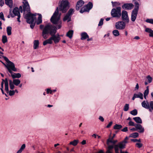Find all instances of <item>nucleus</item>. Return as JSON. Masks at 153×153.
<instances>
[{"label":"nucleus","instance_id":"nucleus-1","mask_svg":"<svg viewBox=\"0 0 153 153\" xmlns=\"http://www.w3.org/2000/svg\"><path fill=\"white\" fill-rule=\"evenodd\" d=\"M58 14L59 10L58 7H57L50 19L51 22L52 23L57 25L55 26L48 24L46 25L42 30L43 34L49 33L51 35L53 33L56 34L57 30L61 27L62 21L60 20V15L58 16Z\"/></svg>","mask_w":153,"mask_h":153},{"label":"nucleus","instance_id":"nucleus-2","mask_svg":"<svg viewBox=\"0 0 153 153\" xmlns=\"http://www.w3.org/2000/svg\"><path fill=\"white\" fill-rule=\"evenodd\" d=\"M1 56L3 58L4 60L8 64L7 65H6L0 60V62L7 68L10 73H11V70L15 72L17 71V69L15 68V65L13 62L10 61L6 56Z\"/></svg>","mask_w":153,"mask_h":153},{"label":"nucleus","instance_id":"nucleus-3","mask_svg":"<svg viewBox=\"0 0 153 153\" xmlns=\"http://www.w3.org/2000/svg\"><path fill=\"white\" fill-rule=\"evenodd\" d=\"M36 13L33 14L29 12L25 15V18L26 19L27 22L30 25V27L33 29L35 25L34 21L36 19Z\"/></svg>","mask_w":153,"mask_h":153},{"label":"nucleus","instance_id":"nucleus-4","mask_svg":"<svg viewBox=\"0 0 153 153\" xmlns=\"http://www.w3.org/2000/svg\"><path fill=\"white\" fill-rule=\"evenodd\" d=\"M60 2L59 5V11L62 13L66 12L69 8L68 0H60Z\"/></svg>","mask_w":153,"mask_h":153},{"label":"nucleus","instance_id":"nucleus-5","mask_svg":"<svg viewBox=\"0 0 153 153\" xmlns=\"http://www.w3.org/2000/svg\"><path fill=\"white\" fill-rule=\"evenodd\" d=\"M121 9L120 7H118L116 8H113L111 12V15L112 17L119 18L121 16Z\"/></svg>","mask_w":153,"mask_h":153},{"label":"nucleus","instance_id":"nucleus-6","mask_svg":"<svg viewBox=\"0 0 153 153\" xmlns=\"http://www.w3.org/2000/svg\"><path fill=\"white\" fill-rule=\"evenodd\" d=\"M12 9L11 8L10 9V14L12 18H14L15 16H17V21L20 22L21 21L20 19L21 17L20 13L19 11V8L18 7H15L12 11Z\"/></svg>","mask_w":153,"mask_h":153},{"label":"nucleus","instance_id":"nucleus-7","mask_svg":"<svg viewBox=\"0 0 153 153\" xmlns=\"http://www.w3.org/2000/svg\"><path fill=\"white\" fill-rule=\"evenodd\" d=\"M127 143V141L125 139H124L122 141L119 143L115 145L114 149L116 151L117 153H118V150H119V149H121L120 152L122 153L121 149L125 148L126 144Z\"/></svg>","mask_w":153,"mask_h":153},{"label":"nucleus","instance_id":"nucleus-8","mask_svg":"<svg viewBox=\"0 0 153 153\" xmlns=\"http://www.w3.org/2000/svg\"><path fill=\"white\" fill-rule=\"evenodd\" d=\"M128 125L129 126H134L137 130H140L138 131L139 133H143L144 132V128H143L142 125L140 124H135L134 122L130 121L128 123Z\"/></svg>","mask_w":153,"mask_h":153},{"label":"nucleus","instance_id":"nucleus-9","mask_svg":"<svg viewBox=\"0 0 153 153\" xmlns=\"http://www.w3.org/2000/svg\"><path fill=\"white\" fill-rule=\"evenodd\" d=\"M121 16L122 20L123 21L127 23H129V20L128 13L125 10L122 11Z\"/></svg>","mask_w":153,"mask_h":153},{"label":"nucleus","instance_id":"nucleus-10","mask_svg":"<svg viewBox=\"0 0 153 153\" xmlns=\"http://www.w3.org/2000/svg\"><path fill=\"white\" fill-rule=\"evenodd\" d=\"M124 21H118L116 23L115 27L118 30H123L125 28L126 23Z\"/></svg>","mask_w":153,"mask_h":153},{"label":"nucleus","instance_id":"nucleus-11","mask_svg":"<svg viewBox=\"0 0 153 153\" xmlns=\"http://www.w3.org/2000/svg\"><path fill=\"white\" fill-rule=\"evenodd\" d=\"M51 36L52 40L53 41L55 44H57L59 42L60 38L59 34L55 35V34L53 33Z\"/></svg>","mask_w":153,"mask_h":153},{"label":"nucleus","instance_id":"nucleus-12","mask_svg":"<svg viewBox=\"0 0 153 153\" xmlns=\"http://www.w3.org/2000/svg\"><path fill=\"white\" fill-rule=\"evenodd\" d=\"M23 3L24 5L23 6L24 11H27V12H28V13L29 12H30V6L27 1H24Z\"/></svg>","mask_w":153,"mask_h":153},{"label":"nucleus","instance_id":"nucleus-13","mask_svg":"<svg viewBox=\"0 0 153 153\" xmlns=\"http://www.w3.org/2000/svg\"><path fill=\"white\" fill-rule=\"evenodd\" d=\"M134 6L132 3H125L122 6V8L124 10H130L133 8Z\"/></svg>","mask_w":153,"mask_h":153},{"label":"nucleus","instance_id":"nucleus-14","mask_svg":"<svg viewBox=\"0 0 153 153\" xmlns=\"http://www.w3.org/2000/svg\"><path fill=\"white\" fill-rule=\"evenodd\" d=\"M84 3V1L82 0H79L78 1L76 6V9L77 10H79L80 7H82Z\"/></svg>","mask_w":153,"mask_h":153},{"label":"nucleus","instance_id":"nucleus-15","mask_svg":"<svg viewBox=\"0 0 153 153\" xmlns=\"http://www.w3.org/2000/svg\"><path fill=\"white\" fill-rule=\"evenodd\" d=\"M135 1L134 3V8L132 11H134V12L138 13L139 9V4L138 1H136L135 0H133V1Z\"/></svg>","mask_w":153,"mask_h":153},{"label":"nucleus","instance_id":"nucleus-16","mask_svg":"<svg viewBox=\"0 0 153 153\" xmlns=\"http://www.w3.org/2000/svg\"><path fill=\"white\" fill-rule=\"evenodd\" d=\"M12 71V70H11V73H10L11 74V76L13 79H15L16 78H19L21 77V75L19 73H14Z\"/></svg>","mask_w":153,"mask_h":153},{"label":"nucleus","instance_id":"nucleus-17","mask_svg":"<svg viewBox=\"0 0 153 153\" xmlns=\"http://www.w3.org/2000/svg\"><path fill=\"white\" fill-rule=\"evenodd\" d=\"M81 37L80 39L82 40H84L89 38V36L88 35L87 33L85 32H83L81 33Z\"/></svg>","mask_w":153,"mask_h":153},{"label":"nucleus","instance_id":"nucleus-18","mask_svg":"<svg viewBox=\"0 0 153 153\" xmlns=\"http://www.w3.org/2000/svg\"><path fill=\"white\" fill-rule=\"evenodd\" d=\"M138 13L132 11L131 14V20L132 22H134L136 19Z\"/></svg>","mask_w":153,"mask_h":153},{"label":"nucleus","instance_id":"nucleus-19","mask_svg":"<svg viewBox=\"0 0 153 153\" xmlns=\"http://www.w3.org/2000/svg\"><path fill=\"white\" fill-rule=\"evenodd\" d=\"M85 7L87 8L88 11L89 12L90 10H91L93 7V4L92 2H89L86 5L84 6Z\"/></svg>","mask_w":153,"mask_h":153},{"label":"nucleus","instance_id":"nucleus-20","mask_svg":"<svg viewBox=\"0 0 153 153\" xmlns=\"http://www.w3.org/2000/svg\"><path fill=\"white\" fill-rule=\"evenodd\" d=\"M5 4L8 6L10 8H11L13 6L12 0H5Z\"/></svg>","mask_w":153,"mask_h":153},{"label":"nucleus","instance_id":"nucleus-21","mask_svg":"<svg viewBox=\"0 0 153 153\" xmlns=\"http://www.w3.org/2000/svg\"><path fill=\"white\" fill-rule=\"evenodd\" d=\"M71 16H70L66 14L63 18V21L65 22L67 20V22H69L71 21Z\"/></svg>","mask_w":153,"mask_h":153},{"label":"nucleus","instance_id":"nucleus-22","mask_svg":"<svg viewBox=\"0 0 153 153\" xmlns=\"http://www.w3.org/2000/svg\"><path fill=\"white\" fill-rule=\"evenodd\" d=\"M52 43V40L51 37L48 39L44 41L43 43V44L45 46L48 44H51Z\"/></svg>","mask_w":153,"mask_h":153},{"label":"nucleus","instance_id":"nucleus-23","mask_svg":"<svg viewBox=\"0 0 153 153\" xmlns=\"http://www.w3.org/2000/svg\"><path fill=\"white\" fill-rule=\"evenodd\" d=\"M39 42L38 40H34L33 42V48L37 49L39 48Z\"/></svg>","mask_w":153,"mask_h":153},{"label":"nucleus","instance_id":"nucleus-24","mask_svg":"<svg viewBox=\"0 0 153 153\" xmlns=\"http://www.w3.org/2000/svg\"><path fill=\"white\" fill-rule=\"evenodd\" d=\"M145 31L149 33L150 37H153V30L150 28H147L145 29Z\"/></svg>","mask_w":153,"mask_h":153},{"label":"nucleus","instance_id":"nucleus-25","mask_svg":"<svg viewBox=\"0 0 153 153\" xmlns=\"http://www.w3.org/2000/svg\"><path fill=\"white\" fill-rule=\"evenodd\" d=\"M133 120L137 123L140 124L142 123V120L140 117H136L133 118Z\"/></svg>","mask_w":153,"mask_h":153},{"label":"nucleus","instance_id":"nucleus-26","mask_svg":"<svg viewBox=\"0 0 153 153\" xmlns=\"http://www.w3.org/2000/svg\"><path fill=\"white\" fill-rule=\"evenodd\" d=\"M38 14L39 15V17L38 18L36 24L39 25L42 22V16L40 14Z\"/></svg>","mask_w":153,"mask_h":153},{"label":"nucleus","instance_id":"nucleus-27","mask_svg":"<svg viewBox=\"0 0 153 153\" xmlns=\"http://www.w3.org/2000/svg\"><path fill=\"white\" fill-rule=\"evenodd\" d=\"M74 31L72 30H69L67 33L66 36L70 38H71L73 36Z\"/></svg>","mask_w":153,"mask_h":153},{"label":"nucleus","instance_id":"nucleus-28","mask_svg":"<svg viewBox=\"0 0 153 153\" xmlns=\"http://www.w3.org/2000/svg\"><path fill=\"white\" fill-rule=\"evenodd\" d=\"M12 82L14 84V85L18 86L20 84L21 81L18 79H14Z\"/></svg>","mask_w":153,"mask_h":153},{"label":"nucleus","instance_id":"nucleus-29","mask_svg":"<svg viewBox=\"0 0 153 153\" xmlns=\"http://www.w3.org/2000/svg\"><path fill=\"white\" fill-rule=\"evenodd\" d=\"M123 128V126L120 125L116 124L113 127V129L115 130H120Z\"/></svg>","mask_w":153,"mask_h":153},{"label":"nucleus","instance_id":"nucleus-30","mask_svg":"<svg viewBox=\"0 0 153 153\" xmlns=\"http://www.w3.org/2000/svg\"><path fill=\"white\" fill-rule=\"evenodd\" d=\"M134 95L135 96V98H140L141 99H143V94L141 92H139L138 94H134Z\"/></svg>","mask_w":153,"mask_h":153},{"label":"nucleus","instance_id":"nucleus-31","mask_svg":"<svg viewBox=\"0 0 153 153\" xmlns=\"http://www.w3.org/2000/svg\"><path fill=\"white\" fill-rule=\"evenodd\" d=\"M7 33L8 35L10 36L11 34L12 27L10 26H8L6 28Z\"/></svg>","mask_w":153,"mask_h":153},{"label":"nucleus","instance_id":"nucleus-32","mask_svg":"<svg viewBox=\"0 0 153 153\" xmlns=\"http://www.w3.org/2000/svg\"><path fill=\"white\" fill-rule=\"evenodd\" d=\"M9 84L10 88L11 90H13L15 88L14 84L12 82V81L11 80H9Z\"/></svg>","mask_w":153,"mask_h":153},{"label":"nucleus","instance_id":"nucleus-33","mask_svg":"<svg viewBox=\"0 0 153 153\" xmlns=\"http://www.w3.org/2000/svg\"><path fill=\"white\" fill-rule=\"evenodd\" d=\"M142 106L147 109H148L149 108V104H147L145 102V101H144L143 102L141 103Z\"/></svg>","mask_w":153,"mask_h":153},{"label":"nucleus","instance_id":"nucleus-34","mask_svg":"<svg viewBox=\"0 0 153 153\" xmlns=\"http://www.w3.org/2000/svg\"><path fill=\"white\" fill-rule=\"evenodd\" d=\"M79 141L78 140H74L72 141L69 144L70 145H72L74 146H76L78 143Z\"/></svg>","mask_w":153,"mask_h":153},{"label":"nucleus","instance_id":"nucleus-35","mask_svg":"<svg viewBox=\"0 0 153 153\" xmlns=\"http://www.w3.org/2000/svg\"><path fill=\"white\" fill-rule=\"evenodd\" d=\"M111 2L112 3L113 7H116L117 6L120 5V3L118 2H113V1H112Z\"/></svg>","mask_w":153,"mask_h":153},{"label":"nucleus","instance_id":"nucleus-36","mask_svg":"<svg viewBox=\"0 0 153 153\" xmlns=\"http://www.w3.org/2000/svg\"><path fill=\"white\" fill-rule=\"evenodd\" d=\"M87 9L84 6L83 7H82L80 10L79 12L81 13H83L84 12H89V11H88V10L86 9Z\"/></svg>","mask_w":153,"mask_h":153},{"label":"nucleus","instance_id":"nucleus-37","mask_svg":"<svg viewBox=\"0 0 153 153\" xmlns=\"http://www.w3.org/2000/svg\"><path fill=\"white\" fill-rule=\"evenodd\" d=\"M139 136V134L137 132H134L132 133L130 135L129 137H132L134 138H135Z\"/></svg>","mask_w":153,"mask_h":153},{"label":"nucleus","instance_id":"nucleus-38","mask_svg":"<svg viewBox=\"0 0 153 153\" xmlns=\"http://www.w3.org/2000/svg\"><path fill=\"white\" fill-rule=\"evenodd\" d=\"M5 90L6 91V93L7 94L9 93V87H8V83L7 82V81L5 82Z\"/></svg>","mask_w":153,"mask_h":153},{"label":"nucleus","instance_id":"nucleus-39","mask_svg":"<svg viewBox=\"0 0 153 153\" xmlns=\"http://www.w3.org/2000/svg\"><path fill=\"white\" fill-rule=\"evenodd\" d=\"M25 145L23 144L21 146L20 149L17 152V153H21L22 151L25 148Z\"/></svg>","mask_w":153,"mask_h":153},{"label":"nucleus","instance_id":"nucleus-40","mask_svg":"<svg viewBox=\"0 0 153 153\" xmlns=\"http://www.w3.org/2000/svg\"><path fill=\"white\" fill-rule=\"evenodd\" d=\"M117 140H110V137L107 140V143H113L114 144H115L117 142Z\"/></svg>","mask_w":153,"mask_h":153},{"label":"nucleus","instance_id":"nucleus-41","mask_svg":"<svg viewBox=\"0 0 153 153\" xmlns=\"http://www.w3.org/2000/svg\"><path fill=\"white\" fill-rule=\"evenodd\" d=\"M2 41L3 44H5L7 42V38L6 36L3 35L2 36Z\"/></svg>","mask_w":153,"mask_h":153},{"label":"nucleus","instance_id":"nucleus-42","mask_svg":"<svg viewBox=\"0 0 153 153\" xmlns=\"http://www.w3.org/2000/svg\"><path fill=\"white\" fill-rule=\"evenodd\" d=\"M149 108L150 112H152V111L153 110V101H151L150 102Z\"/></svg>","mask_w":153,"mask_h":153},{"label":"nucleus","instance_id":"nucleus-43","mask_svg":"<svg viewBox=\"0 0 153 153\" xmlns=\"http://www.w3.org/2000/svg\"><path fill=\"white\" fill-rule=\"evenodd\" d=\"M130 114L134 116H135L137 114V109H134L130 112Z\"/></svg>","mask_w":153,"mask_h":153},{"label":"nucleus","instance_id":"nucleus-44","mask_svg":"<svg viewBox=\"0 0 153 153\" xmlns=\"http://www.w3.org/2000/svg\"><path fill=\"white\" fill-rule=\"evenodd\" d=\"M112 33L115 36H117L120 35L119 31L117 30H114L112 32Z\"/></svg>","mask_w":153,"mask_h":153},{"label":"nucleus","instance_id":"nucleus-45","mask_svg":"<svg viewBox=\"0 0 153 153\" xmlns=\"http://www.w3.org/2000/svg\"><path fill=\"white\" fill-rule=\"evenodd\" d=\"M74 12V10L73 9L71 8L68 11L67 14L70 16H72V14H73Z\"/></svg>","mask_w":153,"mask_h":153},{"label":"nucleus","instance_id":"nucleus-46","mask_svg":"<svg viewBox=\"0 0 153 153\" xmlns=\"http://www.w3.org/2000/svg\"><path fill=\"white\" fill-rule=\"evenodd\" d=\"M129 105L128 104H126L124 107L123 110L124 111H128L129 108Z\"/></svg>","mask_w":153,"mask_h":153},{"label":"nucleus","instance_id":"nucleus-47","mask_svg":"<svg viewBox=\"0 0 153 153\" xmlns=\"http://www.w3.org/2000/svg\"><path fill=\"white\" fill-rule=\"evenodd\" d=\"M146 78L148 80V82L149 83H150L152 82V78L150 75H148L146 77Z\"/></svg>","mask_w":153,"mask_h":153},{"label":"nucleus","instance_id":"nucleus-48","mask_svg":"<svg viewBox=\"0 0 153 153\" xmlns=\"http://www.w3.org/2000/svg\"><path fill=\"white\" fill-rule=\"evenodd\" d=\"M149 86H147L146 87V89L145 91L143 94L144 95H147L149 93Z\"/></svg>","mask_w":153,"mask_h":153},{"label":"nucleus","instance_id":"nucleus-49","mask_svg":"<svg viewBox=\"0 0 153 153\" xmlns=\"http://www.w3.org/2000/svg\"><path fill=\"white\" fill-rule=\"evenodd\" d=\"M146 22L153 24V19H147L146 20Z\"/></svg>","mask_w":153,"mask_h":153},{"label":"nucleus","instance_id":"nucleus-50","mask_svg":"<svg viewBox=\"0 0 153 153\" xmlns=\"http://www.w3.org/2000/svg\"><path fill=\"white\" fill-rule=\"evenodd\" d=\"M0 18L4 21H5V19L4 17V14L2 12L0 13Z\"/></svg>","mask_w":153,"mask_h":153},{"label":"nucleus","instance_id":"nucleus-51","mask_svg":"<svg viewBox=\"0 0 153 153\" xmlns=\"http://www.w3.org/2000/svg\"><path fill=\"white\" fill-rule=\"evenodd\" d=\"M8 93L10 96H13L15 94L14 90H10L9 91Z\"/></svg>","mask_w":153,"mask_h":153},{"label":"nucleus","instance_id":"nucleus-52","mask_svg":"<svg viewBox=\"0 0 153 153\" xmlns=\"http://www.w3.org/2000/svg\"><path fill=\"white\" fill-rule=\"evenodd\" d=\"M103 20H104L102 18L100 20L99 22V23L98 24L99 26H102V25L103 24Z\"/></svg>","mask_w":153,"mask_h":153},{"label":"nucleus","instance_id":"nucleus-53","mask_svg":"<svg viewBox=\"0 0 153 153\" xmlns=\"http://www.w3.org/2000/svg\"><path fill=\"white\" fill-rule=\"evenodd\" d=\"M131 141L133 142H141L140 139L138 140L135 139H131Z\"/></svg>","mask_w":153,"mask_h":153},{"label":"nucleus","instance_id":"nucleus-54","mask_svg":"<svg viewBox=\"0 0 153 153\" xmlns=\"http://www.w3.org/2000/svg\"><path fill=\"white\" fill-rule=\"evenodd\" d=\"M121 131L123 132H126L128 131V127H126L123 129H122Z\"/></svg>","mask_w":153,"mask_h":153},{"label":"nucleus","instance_id":"nucleus-55","mask_svg":"<svg viewBox=\"0 0 153 153\" xmlns=\"http://www.w3.org/2000/svg\"><path fill=\"white\" fill-rule=\"evenodd\" d=\"M136 145L137 146V147L138 148H141L142 147V146H143V145L141 143H136Z\"/></svg>","mask_w":153,"mask_h":153},{"label":"nucleus","instance_id":"nucleus-56","mask_svg":"<svg viewBox=\"0 0 153 153\" xmlns=\"http://www.w3.org/2000/svg\"><path fill=\"white\" fill-rule=\"evenodd\" d=\"M112 124L113 122L112 121L110 122V123H109L106 126V128H109L112 125Z\"/></svg>","mask_w":153,"mask_h":153},{"label":"nucleus","instance_id":"nucleus-57","mask_svg":"<svg viewBox=\"0 0 153 153\" xmlns=\"http://www.w3.org/2000/svg\"><path fill=\"white\" fill-rule=\"evenodd\" d=\"M46 34H43V32H42V36L43 38L45 39H47L48 38L47 36L46 35Z\"/></svg>","mask_w":153,"mask_h":153},{"label":"nucleus","instance_id":"nucleus-58","mask_svg":"<svg viewBox=\"0 0 153 153\" xmlns=\"http://www.w3.org/2000/svg\"><path fill=\"white\" fill-rule=\"evenodd\" d=\"M47 92L48 94L50 93L51 94H52V91L50 89L48 88L47 89Z\"/></svg>","mask_w":153,"mask_h":153},{"label":"nucleus","instance_id":"nucleus-59","mask_svg":"<svg viewBox=\"0 0 153 153\" xmlns=\"http://www.w3.org/2000/svg\"><path fill=\"white\" fill-rule=\"evenodd\" d=\"M114 146L113 145H110L108 146V149L111 150L112 149L114 148Z\"/></svg>","mask_w":153,"mask_h":153},{"label":"nucleus","instance_id":"nucleus-60","mask_svg":"<svg viewBox=\"0 0 153 153\" xmlns=\"http://www.w3.org/2000/svg\"><path fill=\"white\" fill-rule=\"evenodd\" d=\"M99 119L102 122H103L104 121V119L103 118V117L101 116H99Z\"/></svg>","mask_w":153,"mask_h":153},{"label":"nucleus","instance_id":"nucleus-61","mask_svg":"<svg viewBox=\"0 0 153 153\" xmlns=\"http://www.w3.org/2000/svg\"><path fill=\"white\" fill-rule=\"evenodd\" d=\"M4 4V2L3 0H0V6L2 7Z\"/></svg>","mask_w":153,"mask_h":153},{"label":"nucleus","instance_id":"nucleus-62","mask_svg":"<svg viewBox=\"0 0 153 153\" xmlns=\"http://www.w3.org/2000/svg\"><path fill=\"white\" fill-rule=\"evenodd\" d=\"M2 82H3V83H4V85L5 84V82L6 81H7V82H8V79L7 78H5V80H4L3 79H2Z\"/></svg>","mask_w":153,"mask_h":153},{"label":"nucleus","instance_id":"nucleus-63","mask_svg":"<svg viewBox=\"0 0 153 153\" xmlns=\"http://www.w3.org/2000/svg\"><path fill=\"white\" fill-rule=\"evenodd\" d=\"M19 10H20L21 12L22 13L23 12L22 7V6H20L19 8Z\"/></svg>","mask_w":153,"mask_h":153},{"label":"nucleus","instance_id":"nucleus-64","mask_svg":"<svg viewBox=\"0 0 153 153\" xmlns=\"http://www.w3.org/2000/svg\"><path fill=\"white\" fill-rule=\"evenodd\" d=\"M86 143V141L85 140H84L81 142V144L82 145H85Z\"/></svg>","mask_w":153,"mask_h":153}]
</instances>
